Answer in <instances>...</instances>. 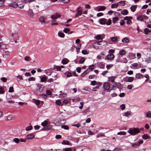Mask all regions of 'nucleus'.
<instances>
[{"label":"nucleus","instance_id":"obj_31","mask_svg":"<svg viewBox=\"0 0 151 151\" xmlns=\"http://www.w3.org/2000/svg\"><path fill=\"white\" fill-rule=\"evenodd\" d=\"M122 42L124 43H127L129 42V39L127 38H123L122 40Z\"/></svg>","mask_w":151,"mask_h":151},{"label":"nucleus","instance_id":"obj_25","mask_svg":"<svg viewBox=\"0 0 151 151\" xmlns=\"http://www.w3.org/2000/svg\"><path fill=\"white\" fill-rule=\"evenodd\" d=\"M12 116L11 115H9L5 117V119L6 120H11L12 119Z\"/></svg>","mask_w":151,"mask_h":151},{"label":"nucleus","instance_id":"obj_38","mask_svg":"<svg viewBox=\"0 0 151 151\" xmlns=\"http://www.w3.org/2000/svg\"><path fill=\"white\" fill-rule=\"evenodd\" d=\"M39 20L40 22L43 23H45V18L43 17H40L39 18Z\"/></svg>","mask_w":151,"mask_h":151},{"label":"nucleus","instance_id":"obj_47","mask_svg":"<svg viewBox=\"0 0 151 151\" xmlns=\"http://www.w3.org/2000/svg\"><path fill=\"white\" fill-rule=\"evenodd\" d=\"M145 62L147 63H151V57H149L146 59L145 60Z\"/></svg>","mask_w":151,"mask_h":151},{"label":"nucleus","instance_id":"obj_32","mask_svg":"<svg viewBox=\"0 0 151 151\" xmlns=\"http://www.w3.org/2000/svg\"><path fill=\"white\" fill-rule=\"evenodd\" d=\"M117 134L120 135H125L126 134V132H124L121 131L118 132Z\"/></svg>","mask_w":151,"mask_h":151},{"label":"nucleus","instance_id":"obj_20","mask_svg":"<svg viewBox=\"0 0 151 151\" xmlns=\"http://www.w3.org/2000/svg\"><path fill=\"white\" fill-rule=\"evenodd\" d=\"M119 54L121 56L124 55L126 54V52L124 50H120L119 52Z\"/></svg>","mask_w":151,"mask_h":151},{"label":"nucleus","instance_id":"obj_16","mask_svg":"<svg viewBox=\"0 0 151 151\" xmlns=\"http://www.w3.org/2000/svg\"><path fill=\"white\" fill-rule=\"evenodd\" d=\"M144 77L143 75L139 73L136 74L135 75V78L137 79L143 78Z\"/></svg>","mask_w":151,"mask_h":151},{"label":"nucleus","instance_id":"obj_46","mask_svg":"<svg viewBox=\"0 0 151 151\" xmlns=\"http://www.w3.org/2000/svg\"><path fill=\"white\" fill-rule=\"evenodd\" d=\"M132 19V17L126 16L124 18V19L125 20H129V19Z\"/></svg>","mask_w":151,"mask_h":151},{"label":"nucleus","instance_id":"obj_4","mask_svg":"<svg viewBox=\"0 0 151 151\" xmlns=\"http://www.w3.org/2000/svg\"><path fill=\"white\" fill-rule=\"evenodd\" d=\"M103 87L105 90L108 91L110 92L111 90H109L110 87V84L108 82H105L103 84Z\"/></svg>","mask_w":151,"mask_h":151},{"label":"nucleus","instance_id":"obj_18","mask_svg":"<svg viewBox=\"0 0 151 151\" xmlns=\"http://www.w3.org/2000/svg\"><path fill=\"white\" fill-rule=\"evenodd\" d=\"M115 78V77L114 76H111L109 77L108 78V81H110L112 83H115V82L114 81V80Z\"/></svg>","mask_w":151,"mask_h":151},{"label":"nucleus","instance_id":"obj_19","mask_svg":"<svg viewBox=\"0 0 151 151\" xmlns=\"http://www.w3.org/2000/svg\"><path fill=\"white\" fill-rule=\"evenodd\" d=\"M151 32V29H149L148 28H145L144 30V33L145 35H147L149 33Z\"/></svg>","mask_w":151,"mask_h":151},{"label":"nucleus","instance_id":"obj_57","mask_svg":"<svg viewBox=\"0 0 151 151\" xmlns=\"http://www.w3.org/2000/svg\"><path fill=\"white\" fill-rule=\"evenodd\" d=\"M125 115L127 117H128L131 115V114L129 112L127 111L124 113Z\"/></svg>","mask_w":151,"mask_h":151},{"label":"nucleus","instance_id":"obj_33","mask_svg":"<svg viewBox=\"0 0 151 151\" xmlns=\"http://www.w3.org/2000/svg\"><path fill=\"white\" fill-rule=\"evenodd\" d=\"M48 123V122L46 120H45L41 123L43 127H46Z\"/></svg>","mask_w":151,"mask_h":151},{"label":"nucleus","instance_id":"obj_30","mask_svg":"<svg viewBox=\"0 0 151 151\" xmlns=\"http://www.w3.org/2000/svg\"><path fill=\"white\" fill-rule=\"evenodd\" d=\"M65 75L67 77H70L72 76V73L70 72H67L65 73Z\"/></svg>","mask_w":151,"mask_h":151},{"label":"nucleus","instance_id":"obj_62","mask_svg":"<svg viewBox=\"0 0 151 151\" xmlns=\"http://www.w3.org/2000/svg\"><path fill=\"white\" fill-rule=\"evenodd\" d=\"M115 51L113 49H110L109 50L108 53L109 54H112Z\"/></svg>","mask_w":151,"mask_h":151},{"label":"nucleus","instance_id":"obj_34","mask_svg":"<svg viewBox=\"0 0 151 151\" xmlns=\"http://www.w3.org/2000/svg\"><path fill=\"white\" fill-rule=\"evenodd\" d=\"M118 6V3L113 4L111 5V7L112 8H117Z\"/></svg>","mask_w":151,"mask_h":151},{"label":"nucleus","instance_id":"obj_63","mask_svg":"<svg viewBox=\"0 0 151 151\" xmlns=\"http://www.w3.org/2000/svg\"><path fill=\"white\" fill-rule=\"evenodd\" d=\"M40 101L37 100H36L35 101V104L37 105H38L40 104Z\"/></svg>","mask_w":151,"mask_h":151},{"label":"nucleus","instance_id":"obj_60","mask_svg":"<svg viewBox=\"0 0 151 151\" xmlns=\"http://www.w3.org/2000/svg\"><path fill=\"white\" fill-rule=\"evenodd\" d=\"M120 108L122 110H124L125 108V105L124 104H122L120 106Z\"/></svg>","mask_w":151,"mask_h":151},{"label":"nucleus","instance_id":"obj_27","mask_svg":"<svg viewBox=\"0 0 151 151\" xmlns=\"http://www.w3.org/2000/svg\"><path fill=\"white\" fill-rule=\"evenodd\" d=\"M51 25H57L58 23L56 22L55 20L52 19L51 21Z\"/></svg>","mask_w":151,"mask_h":151},{"label":"nucleus","instance_id":"obj_53","mask_svg":"<svg viewBox=\"0 0 151 151\" xmlns=\"http://www.w3.org/2000/svg\"><path fill=\"white\" fill-rule=\"evenodd\" d=\"M35 80V78L34 77H30L28 79V81H34Z\"/></svg>","mask_w":151,"mask_h":151},{"label":"nucleus","instance_id":"obj_41","mask_svg":"<svg viewBox=\"0 0 151 151\" xmlns=\"http://www.w3.org/2000/svg\"><path fill=\"white\" fill-rule=\"evenodd\" d=\"M110 39L112 42H116L117 40V38L116 37H111Z\"/></svg>","mask_w":151,"mask_h":151},{"label":"nucleus","instance_id":"obj_58","mask_svg":"<svg viewBox=\"0 0 151 151\" xmlns=\"http://www.w3.org/2000/svg\"><path fill=\"white\" fill-rule=\"evenodd\" d=\"M63 31L64 32L67 33L68 32L70 31V29H69L68 28H66L64 29L63 30Z\"/></svg>","mask_w":151,"mask_h":151},{"label":"nucleus","instance_id":"obj_50","mask_svg":"<svg viewBox=\"0 0 151 151\" xmlns=\"http://www.w3.org/2000/svg\"><path fill=\"white\" fill-rule=\"evenodd\" d=\"M5 91L3 88L1 87L0 86V94H4V93Z\"/></svg>","mask_w":151,"mask_h":151},{"label":"nucleus","instance_id":"obj_37","mask_svg":"<svg viewBox=\"0 0 151 151\" xmlns=\"http://www.w3.org/2000/svg\"><path fill=\"white\" fill-rule=\"evenodd\" d=\"M63 145H69L70 143L67 140H64L63 141V142L61 143Z\"/></svg>","mask_w":151,"mask_h":151},{"label":"nucleus","instance_id":"obj_45","mask_svg":"<svg viewBox=\"0 0 151 151\" xmlns=\"http://www.w3.org/2000/svg\"><path fill=\"white\" fill-rule=\"evenodd\" d=\"M85 59L84 58H81L79 61V63L80 64H82L84 63L85 61Z\"/></svg>","mask_w":151,"mask_h":151},{"label":"nucleus","instance_id":"obj_1","mask_svg":"<svg viewBox=\"0 0 151 151\" xmlns=\"http://www.w3.org/2000/svg\"><path fill=\"white\" fill-rule=\"evenodd\" d=\"M107 45V43L105 41H101L98 42L94 43L93 45V46L95 49H99V47L97 45H101V48L105 47Z\"/></svg>","mask_w":151,"mask_h":151},{"label":"nucleus","instance_id":"obj_40","mask_svg":"<svg viewBox=\"0 0 151 151\" xmlns=\"http://www.w3.org/2000/svg\"><path fill=\"white\" fill-rule=\"evenodd\" d=\"M56 104L60 106H63V104L60 100H57L56 101Z\"/></svg>","mask_w":151,"mask_h":151},{"label":"nucleus","instance_id":"obj_59","mask_svg":"<svg viewBox=\"0 0 151 151\" xmlns=\"http://www.w3.org/2000/svg\"><path fill=\"white\" fill-rule=\"evenodd\" d=\"M13 141L18 143L19 142V139L18 138H15L13 139Z\"/></svg>","mask_w":151,"mask_h":151},{"label":"nucleus","instance_id":"obj_51","mask_svg":"<svg viewBox=\"0 0 151 151\" xmlns=\"http://www.w3.org/2000/svg\"><path fill=\"white\" fill-rule=\"evenodd\" d=\"M89 72V71L88 70H85V71H84L81 74V76H84L86 74L88 73Z\"/></svg>","mask_w":151,"mask_h":151},{"label":"nucleus","instance_id":"obj_13","mask_svg":"<svg viewBox=\"0 0 151 151\" xmlns=\"http://www.w3.org/2000/svg\"><path fill=\"white\" fill-rule=\"evenodd\" d=\"M97 10L98 11L104 10L106 9V7L104 6H100L97 7Z\"/></svg>","mask_w":151,"mask_h":151},{"label":"nucleus","instance_id":"obj_29","mask_svg":"<svg viewBox=\"0 0 151 151\" xmlns=\"http://www.w3.org/2000/svg\"><path fill=\"white\" fill-rule=\"evenodd\" d=\"M69 60L67 59H63L62 60V63L63 64H66L68 63Z\"/></svg>","mask_w":151,"mask_h":151},{"label":"nucleus","instance_id":"obj_24","mask_svg":"<svg viewBox=\"0 0 151 151\" xmlns=\"http://www.w3.org/2000/svg\"><path fill=\"white\" fill-rule=\"evenodd\" d=\"M137 5H134L131 6L130 9L131 11L132 12H134L136 10V9L137 7Z\"/></svg>","mask_w":151,"mask_h":151},{"label":"nucleus","instance_id":"obj_5","mask_svg":"<svg viewBox=\"0 0 151 151\" xmlns=\"http://www.w3.org/2000/svg\"><path fill=\"white\" fill-rule=\"evenodd\" d=\"M77 12L76 14V17H77L78 16H81L83 12L82 7L81 6L78 7L77 8Z\"/></svg>","mask_w":151,"mask_h":151},{"label":"nucleus","instance_id":"obj_10","mask_svg":"<svg viewBox=\"0 0 151 151\" xmlns=\"http://www.w3.org/2000/svg\"><path fill=\"white\" fill-rule=\"evenodd\" d=\"M70 104V99H65L63 100V105H66L68 104Z\"/></svg>","mask_w":151,"mask_h":151},{"label":"nucleus","instance_id":"obj_22","mask_svg":"<svg viewBox=\"0 0 151 151\" xmlns=\"http://www.w3.org/2000/svg\"><path fill=\"white\" fill-rule=\"evenodd\" d=\"M121 13L123 15H126L128 14V12L127 9H124L121 11Z\"/></svg>","mask_w":151,"mask_h":151},{"label":"nucleus","instance_id":"obj_28","mask_svg":"<svg viewBox=\"0 0 151 151\" xmlns=\"http://www.w3.org/2000/svg\"><path fill=\"white\" fill-rule=\"evenodd\" d=\"M137 19L139 21L142 22L144 21L143 17V16H138L137 17Z\"/></svg>","mask_w":151,"mask_h":151},{"label":"nucleus","instance_id":"obj_39","mask_svg":"<svg viewBox=\"0 0 151 151\" xmlns=\"http://www.w3.org/2000/svg\"><path fill=\"white\" fill-rule=\"evenodd\" d=\"M24 59L26 61H29L31 60V58L30 57L27 56L24 57Z\"/></svg>","mask_w":151,"mask_h":151},{"label":"nucleus","instance_id":"obj_6","mask_svg":"<svg viewBox=\"0 0 151 151\" xmlns=\"http://www.w3.org/2000/svg\"><path fill=\"white\" fill-rule=\"evenodd\" d=\"M61 17V15L60 14H58L57 13H56L52 15L51 16V18L52 19L56 20L58 18H59Z\"/></svg>","mask_w":151,"mask_h":151},{"label":"nucleus","instance_id":"obj_61","mask_svg":"<svg viewBox=\"0 0 151 151\" xmlns=\"http://www.w3.org/2000/svg\"><path fill=\"white\" fill-rule=\"evenodd\" d=\"M60 1L63 3H68L70 1V0H60Z\"/></svg>","mask_w":151,"mask_h":151},{"label":"nucleus","instance_id":"obj_64","mask_svg":"<svg viewBox=\"0 0 151 151\" xmlns=\"http://www.w3.org/2000/svg\"><path fill=\"white\" fill-rule=\"evenodd\" d=\"M25 76H26L29 77L31 76V73L29 72H26L24 74Z\"/></svg>","mask_w":151,"mask_h":151},{"label":"nucleus","instance_id":"obj_7","mask_svg":"<svg viewBox=\"0 0 151 151\" xmlns=\"http://www.w3.org/2000/svg\"><path fill=\"white\" fill-rule=\"evenodd\" d=\"M35 137V134L34 133L29 134L26 137L27 140H29L33 139Z\"/></svg>","mask_w":151,"mask_h":151},{"label":"nucleus","instance_id":"obj_26","mask_svg":"<svg viewBox=\"0 0 151 151\" xmlns=\"http://www.w3.org/2000/svg\"><path fill=\"white\" fill-rule=\"evenodd\" d=\"M37 89L39 91H40V90H42V89L43 88V85L41 84H37Z\"/></svg>","mask_w":151,"mask_h":151},{"label":"nucleus","instance_id":"obj_14","mask_svg":"<svg viewBox=\"0 0 151 151\" xmlns=\"http://www.w3.org/2000/svg\"><path fill=\"white\" fill-rule=\"evenodd\" d=\"M2 42H0V47L2 49H6L7 46L6 45L4 44H1Z\"/></svg>","mask_w":151,"mask_h":151},{"label":"nucleus","instance_id":"obj_3","mask_svg":"<svg viewBox=\"0 0 151 151\" xmlns=\"http://www.w3.org/2000/svg\"><path fill=\"white\" fill-rule=\"evenodd\" d=\"M127 132L131 135H134L139 132V130L138 128H131L129 129Z\"/></svg>","mask_w":151,"mask_h":151},{"label":"nucleus","instance_id":"obj_21","mask_svg":"<svg viewBox=\"0 0 151 151\" xmlns=\"http://www.w3.org/2000/svg\"><path fill=\"white\" fill-rule=\"evenodd\" d=\"M125 1H122L117 2L118 6H124L125 5Z\"/></svg>","mask_w":151,"mask_h":151},{"label":"nucleus","instance_id":"obj_42","mask_svg":"<svg viewBox=\"0 0 151 151\" xmlns=\"http://www.w3.org/2000/svg\"><path fill=\"white\" fill-rule=\"evenodd\" d=\"M134 78L133 77H129L127 79V82H132L134 80Z\"/></svg>","mask_w":151,"mask_h":151},{"label":"nucleus","instance_id":"obj_43","mask_svg":"<svg viewBox=\"0 0 151 151\" xmlns=\"http://www.w3.org/2000/svg\"><path fill=\"white\" fill-rule=\"evenodd\" d=\"M99 66L101 68H103L104 67V65L103 63H99Z\"/></svg>","mask_w":151,"mask_h":151},{"label":"nucleus","instance_id":"obj_54","mask_svg":"<svg viewBox=\"0 0 151 151\" xmlns=\"http://www.w3.org/2000/svg\"><path fill=\"white\" fill-rule=\"evenodd\" d=\"M32 129V126H29L26 128V130L27 131H29L31 130Z\"/></svg>","mask_w":151,"mask_h":151},{"label":"nucleus","instance_id":"obj_56","mask_svg":"<svg viewBox=\"0 0 151 151\" xmlns=\"http://www.w3.org/2000/svg\"><path fill=\"white\" fill-rule=\"evenodd\" d=\"M137 59L139 60L141 58L142 56V55L140 53H138L137 54Z\"/></svg>","mask_w":151,"mask_h":151},{"label":"nucleus","instance_id":"obj_44","mask_svg":"<svg viewBox=\"0 0 151 151\" xmlns=\"http://www.w3.org/2000/svg\"><path fill=\"white\" fill-rule=\"evenodd\" d=\"M146 116L148 118H151V111H148L146 113Z\"/></svg>","mask_w":151,"mask_h":151},{"label":"nucleus","instance_id":"obj_11","mask_svg":"<svg viewBox=\"0 0 151 151\" xmlns=\"http://www.w3.org/2000/svg\"><path fill=\"white\" fill-rule=\"evenodd\" d=\"M106 58L107 60H111L114 59V56L113 54H109L107 55Z\"/></svg>","mask_w":151,"mask_h":151},{"label":"nucleus","instance_id":"obj_36","mask_svg":"<svg viewBox=\"0 0 151 151\" xmlns=\"http://www.w3.org/2000/svg\"><path fill=\"white\" fill-rule=\"evenodd\" d=\"M142 137L144 139H146L149 138L150 137L147 134H146L143 135L142 136Z\"/></svg>","mask_w":151,"mask_h":151},{"label":"nucleus","instance_id":"obj_35","mask_svg":"<svg viewBox=\"0 0 151 151\" xmlns=\"http://www.w3.org/2000/svg\"><path fill=\"white\" fill-rule=\"evenodd\" d=\"M63 151H73L72 148L71 147L63 148Z\"/></svg>","mask_w":151,"mask_h":151},{"label":"nucleus","instance_id":"obj_49","mask_svg":"<svg viewBox=\"0 0 151 151\" xmlns=\"http://www.w3.org/2000/svg\"><path fill=\"white\" fill-rule=\"evenodd\" d=\"M118 18L117 17H115L113 18L112 19V22L114 23H115L118 20Z\"/></svg>","mask_w":151,"mask_h":151},{"label":"nucleus","instance_id":"obj_23","mask_svg":"<svg viewBox=\"0 0 151 151\" xmlns=\"http://www.w3.org/2000/svg\"><path fill=\"white\" fill-rule=\"evenodd\" d=\"M9 6L14 8H17L18 7V5L17 3L14 2L10 4H9Z\"/></svg>","mask_w":151,"mask_h":151},{"label":"nucleus","instance_id":"obj_15","mask_svg":"<svg viewBox=\"0 0 151 151\" xmlns=\"http://www.w3.org/2000/svg\"><path fill=\"white\" fill-rule=\"evenodd\" d=\"M114 84L115 85V86L116 87L119 89H121L123 88L122 86L119 83L115 82Z\"/></svg>","mask_w":151,"mask_h":151},{"label":"nucleus","instance_id":"obj_9","mask_svg":"<svg viewBox=\"0 0 151 151\" xmlns=\"http://www.w3.org/2000/svg\"><path fill=\"white\" fill-rule=\"evenodd\" d=\"M143 142V141L142 140H140L139 141L138 143L132 144V146L134 147H137L139 146L140 144H142Z\"/></svg>","mask_w":151,"mask_h":151},{"label":"nucleus","instance_id":"obj_17","mask_svg":"<svg viewBox=\"0 0 151 151\" xmlns=\"http://www.w3.org/2000/svg\"><path fill=\"white\" fill-rule=\"evenodd\" d=\"M47 79V77L45 75L43 76L41 78V82H45Z\"/></svg>","mask_w":151,"mask_h":151},{"label":"nucleus","instance_id":"obj_52","mask_svg":"<svg viewBox=\"0 0 151 151\" xmlns=\"http://www.w3.org/2000/svg\"><path fill=\"white\" fill-rule=\"evenodd\" d=\"M94 65L93 64L89 66V69L91 70H93L94 69Z\"/></svg>","mask_w":151,"mask_h":151},{"label":"nucleus","instance_id":"obj_2","mask_svg":"<svg viewBox=\"0 0 151 151\" xmlns=\"http://www.w3.org/2000/svg\"><path fill=\"white\" fill-rule=\"evenodd\" d=\"M99 22L100 24L102 25L106 24L107 25H110L111 24V19H107L103 18L100 19Z\"/></svg>","mask_w":151,"mask_h":151},{"label":"nucleus","instance_id":"obj_55","mask_svg":"<svg viewBox=\"0 0 151 151\" xmlns=\"http://www.w3.org/2000/svg\"><path fill=\"white\" fill-rule=\"evenodd\" d=\"M14 91L13 88L12 86L10 87L9 88L8 92L9 93H12Z\"/></svg>","mask_w":151,"mask_h":151},{"label":"nucleus","instance_id":"obj_8","mask_svg":"<svg viewBox=\"0 0 151 151\" xmlns=\"http://www.w3.org/2000/svg\"><path fill=\"white\" fill-rule=\"evenodd\" d=\"M28 15V16L31 18H33L34 15V14L33 13L32 9H29L27 11Z\"/></svg>","mask_w":151,"mask_h":151},{"label":"nucleus","instance_id":"obj_48","mask_svg":"<svg viewBox=\"0 0 151 151\" xmlns=\"http://www.w3.org/2000/svg\"><path fill=\"white\" fill-rule=\"evenodd\" d=\"M58 35L59 37H61L63 38L64 37H65V35L63 33L61 32H59L58 33Z\"/></svg>","mask_w":151,"mask_h":151},{"label":"nucleus","instance_id":"obj_12","mask_svg":"<svg viewBox=\"0 0 151 151\" xmlns=\"http://www.w3.org/2000/svg\"><path fill=\"white\" fill-rule=\"evenodd\" d=\"M52 128V125H47L46 127H44L42 129V130L47 131L50 129Z\"/></svg>","mask_w":151,"mask_h":151}]
</instances>
